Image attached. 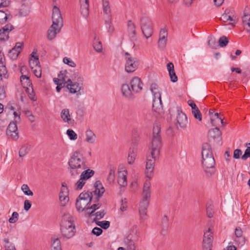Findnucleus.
Instances as JSON below:
<instances>
[{"mask_svg": "<svg viewBox=\"0 0 250 250\" xmlns=\"http://www.w3.org/2000/svg\"><path fill=\"white\" fill-rule=\"evenodd\" d=\"M160 131L161 127L159 125H156L154 126L152 139L149 145L150 155H147L146 159V174L149 178L152 176L155 161L159 155L160 149L162 146Z\"/></svg>", "mask_w": 250, "mask_h": 250, "instance_id": "nucleus-1", "label": "nucleus"}, {"mask_svg": "<svg viewBox=\"0 0 250 250\" xmlns=\"http://www.w3.org/2000/svg\"><path fill=\"white\" fill-rule=\"evenodd\" d=\"M85 158L80 151H74L68 161V170L71 178L76 179L81 172L87 168Z\"/></svg>", "mask_w": 250, "mask_h": 250, "instance_id": "nucleus-2", "label": "nucleus"}, {"mask_svg": "<svg viewBox=\"0 0 250 250\" xmlns=\"http://www.w3.org/2000/svg\"><path fill=\"white\" fill-rule=\"evenodd\" d=\"M75 226L72 216L69 213L64 214L61 222V232L62 236L70 239L75 235Z\"/></svg>", "mask_w": 250, "mask_h": 250, "instance_id": "nucleus-3", "label": "nucleus"}, {"mask_svg": "<svg viewBox=\"0 0 250 250\" xmlns=\"http://www.w3.org/2000/svg\"><path fill=\"white\" fill-rule=\"evenodd\" d=\"M150 183L148 181H146L144 184L142 192V200L140 204L139 213L142 219H145L146 216V210L149 204V198L150 197Z\"/></svg>", "mask_w": 250, "mask_h": 250, "instance_id": "nucleus-4", "label": "nucleus"}, {"mask_svg": "<svg viewBox=\"0 0 250 250\" xmlns=\"http://www.w3.org/2000/svg\"><path fill=\"white\" fill-rule=\"evenodd\" d=\"M140 24L144 36L147 39L150 37L153 32L152 23L150 19L146 15H144L140 18Z\"/></svg>", "mask_w": 250, "mask_h": 250, "instance_id": "nucleus-5", "label": "nucleus"}, {"mask_svg": "<svg viewBox=\"0 0 250 250\" xmlns=\"http://www.w3.org/2000/svg\"><path fill=\"white\" fill-rule=\"evenodd\" d=\"M202 164L208 176H210L214 174L215 171V162L213 155L202 158Z\"/></svg>", "mask_w": 250, "mask_h": 250, "instance_id": "nucleus-6", "label": "nucleus"}, {"mask_svg": "<svg viewBox=\"0 0 250 250\" xmlns=\"http://www.w3.org/2000/svg\"><path fill=\"white\" fill-rule=\"evenodd\" d=\"M125 71L127 73H132L138 68L139 62L128 52L125 53Z\"/></svg>", "mask_w": 250, "mask_h": 250, "instance_id": "nucleus-7", "label": "nucleus"}, {"mask_svg": "<svg viewBox=\"0 0 250 250\" xmlns=\"http://www.w3.org/2000/svg\"><path fill=\"white\" fill-rule=\"evenodd\" d=\"M213 240V232L211 229L208 228L204 232L203 240V250H211Z\"/></svg>", "mask_w": 250, "mask_h": 250, "instance_id": "nucleus-8", "label": "nucleus"}, {"mask_svg": "<svg viewBox=\"0 0 250 250\" xmlns=\"http://www.w3.org/2000/svg\"><path fill=\"white\" fill-rule=\"evenodd\" d=\"M52 23H56V26L62 28L63 26V21L59 8L54 6L53 8L52 15Z\"/></svg>", "mask_w": 250, "mask_h": 250, "instance_id": "nucleus-9", "label": "nucleus"}, {"mask_svg": "<svg viewBox=\"0 0 250 250\" xmlns=\"http://www.w3.org/2000/svg\"><path fill=\"white\" fill-rule=\"evenodd\" d=\"M6 135L12 139L17 140L19 138L17 123L11 121L6 131Z\"/></svg>", "mask_w": 250, "mask_h": 250, "instance_id": "nucleus-10", "label": "nucleus"}, {"mask_svg": "<svg viewBox=\"0 0 250 250\" xmlns=\"http://www.w3.org/2000/svg\"><path fill=\"white\" fill-rule=\"evenodd\" d=\"M177 124L181 128H185L188 124V118L186 115L183 113L180 108L177 109V115L176 118Z\"/></svg>", "mask_w": 250, "mask_h": 250, "instance_id": "nucleus-11", "label": "nucleus"}, {"mask_svg": "<svg viewBox=\"0 0 250 250\" xmlns=\"http://www.w3.org/2000/svg\"><path fill=\"white\" fill-rule=\"evenodd\" d=\"M14 29V27L10 23H7L0 29V40L6 41L9 39V33Z\"/></svg>", "mask_w": 250, "mask_h": 250, "instance_id": "nucleus-12", "label": "nucleus"}, {"mask_svg": "<svg viewBox=\"0 0 250 250\" xmlns=\"http://www.w3.org/2000/svg\"><path fill=\"white\" fill-rule=\"evenodd\" d=\"M130 85L132 91L134 93L140 92L143 89V83L138 77L133 78L130 81Z\"/></svg>", "mask_w": 250, "mask_h": 250, "instance_id": "nucleus-13", "label": "nucleus"}, {"mask_svg": "<svg viewBox=\"0 0 250 250\" xmlns=\"http://www.w3.org/2000/svg\"><path fill=\"white\" fill-rule=\"evenodd\" d=\"M62 28H60L59 26H56V23H52L49 29L47 32V38L49 40H52L54 39L57 33L60 32Z\"/></svg>", "mask_w": 250, "mask_h": 250, "instance_id": "nucleus-14", "label": "nucleus"}, {"mask_svg": "<svg viewBox=\"0 0 250 250\" xmlns=\"http://www.w3.org/2000/svg\"><path fill=\"white\" fill-rule=\"evenodd\" d=\"M121 92L123 95L126 99L129 100H132L134 99V97L132 91V88L130 89L129 86L127 84H123L121 86Z\"/></svg>", "mask_w": 250, "mask_h": 250, "instance_id": "nucleus-15", "label": "nucleus"}, {"mask_svg": "<svg viewBox=\"0 0 250 250\" xmlns=\"http://www.w3.org/2000/svg\"><path fill=\"white\" fill-rule=\"evenodd\" d=\"M125 246L126 250H136L137 246L132 239V236L129 234L126 236L124 240Z\"/></svg>", "mask_w": 250, "mask_h": 250, "instance_id": "nucleus-16", "label": "nucleus"}, {"mask_svg": "<svg viewBox=\"0 0 250 250\" xmlns=\"http://www.w3.org/2000/svg\"><path fill=\"white\" fill-rule=\"evenodd\" d=\"M90 204L91 202L86 201V200H80L79 198H78L76 200V208L79 212L86 211Z\"/></svg>", "mask_w": 250, "mask_h": 250, "instance_id": "nucleus-17", "label": "nucleus"}, {"mask_svg": "<svg viewBox=\"0 0 250 250\" xmlns=\"http://www.w3.org/2000/svg\"><path fill=\"white\" fill-rule=\"evenodd\" d=\"M68 83L66 85V87L69 89L71 93H77L80 92L81 89V86L77 83H72L71 79H67Z\"/></svg>", "mask_w": 250, "mask_h": 250, "instance_id": "nucleus-18", "label": "nucleus"}, {"mask_svg": "<svg viewBox=\"0 0 250 250\" xmlns=\"http://www.w3.org/2000/svg\"><path fill=\"white\" fill-rule=\"evenodd\" d=\"M242 234L243 231L239 227L236 228L235 230L236 238H235L234 241L238 245L243 246L245 243V239L243 237Z\"/></svg>", "mask_w": 250, "mask_h": 250, "instance_id": "nucleus-19", "label": "nucleus"}, {"mask_svg": "<svg viewBox=\"0 0 250 250\" xmlns=\"http://www.w3.org/2000/svg\"><path fill=\"white\" fill-rule=\"evenodd\" d=\"M81 14L84 17L89 15V0H80Z\"/></svg>", "mask_w": 250, "mask_h": 250, "instance_id": "nucleus-20", "label": "nucleus"}, {"mask_svg": "<svg viewBox=\"0 0 250 250\" xmlns=\"http://www.w3.org/2000/svg\"><path fill=\"white\" fill-rule=\"evenodd\" d=\"M21 82L23 87L25 88L26 93H29L30 89L28 87H32L33 85L29 77L26 75H21Z\"/></svg>", "mask_w": 250, "mask_h": 250, "instance_id": "nucleus-21", "label": "nucleus"}, {"mask_svg": "<svg viewBox=\"0 0 250 250\" xmlns=\"http://www.w3.org/2000/svg\"><path fill=\"white\" fill-rule=\"evenodd\" d=\"M12 19V16L10 14L8 11H4L0 10V24H3Z\"/></svg>", "mask_w": 250, "mask_h": 250, "instance_id": "nucleus-22", "label": "nucleus"}, {"mask_svg": "<svg viewBox=\"0 0 250 250\" xmlns=\"http://www.w3.org/2000/svg\"><path fill=\"white\" fill-rule=\"evenodd\" d=\"M127 174L126 170L119 172L118 183L121 187H125L127 186Z\"/></svg>", "mask_w": 250, "mask_h": 250, "instance_id": "nucleus-23", "label": "nucleus"}, {"mask_svg": "<svg viewBox=\"0 0 250 250\" xmlns=\"http://www.w3.org/2000/svg\"><path fill=\"white\" fill-rule=\"evenodd\" d=\"M213 155L210 145L207 143H204L202 145V158Z\"/></svg>", "mask_w": 250, "mask_h": 250, "instance_id": "nucleus-24", "label": "nucleus"}, {"mask_svg": "<svg viewBox=\"0 0 250 250\" xmlns=\"http://www.w3.org/2000/svg\"><path fill=\"white\" fill-rule=\"evenodd\" d=\"M95 173V171L92 169L88 168V167L83 170L81 172L80 177H81V180H84L85 181L90 179L92 177Z\"/></svg>", "mask_w": 250, "mask_h": 250, "instance_id": "nucleus-25", "label": "nucleus"}, {"mask_svg": "<svg viewBox=\"0 0 250 250\" xmlns=\"http://www.w3.org/2000/svg\"><path fill=\"white\" fill-rule=\"evenodd\" d=\"M60 200L65 204L69 201L68 191L67 188H62L59 194Z\"/></svg>", "mask_w": 250, "mask_h": 250, "instance_id": "nucleus-26", "label": "nucleus"}, {"mask_svg": "<svg viewBox=\"0 0 250 250\" xmlns=\"http://www.w3.org/2000/svg\"><path fill=\"white\" fill-rule=\"evenodd\" d=\"M78 198L80 200H86L89 202H93L94 197L92 192L91 191H87L82 192L79 196Z\"/></svg>", "mask_w": 250, "mask_h": 250, "instance_id": "nucleus-27", "label": "nucleus"}, {"mask_svg": "<svg viewBox=\"0 0 250 250\" xmlns=\"http://www.w3.org/2000/svg\"><path fill=\"white\" fill-rule=\"evenodd\" d=\"M61 117L63 122H67L68 124H71L74 121L70 118L68 109L65 108L62 109L61 112Z\"/></svg>", "mask_w": 250, "mask_h": 250, "instance_id": "nucleus-28", "label": "nucleus"}, {"mask_svg": "<svg viewBox=\"0 0 250 250\" xmlns=\"http://www.w3.org/2000/svg\"><path fill=\"white\" fill-rule=\"evenodd\" d=\"M127 29L129 37L131 38H134L136 35V26L131 20L128 21Z\"/></svg>", "mask_w": 250, "mask_h": 250, "instance_id": "nucleus-29", "label": "nucleus"}, {"mask_svg": "<svg viewBox=\"0 0 250 250\" xmlns=\"http://www.w3.org/2000/svg\"><path fill=\"white\" fill-rule=\"evenodd\" d=\"M242 23L246 30L250 34V15L244 13L242 17Z\"/></svg>", "mask_w": 250, "mask_h": 250, "instance_id": "nucleus-30", "label": "nucleus"}, {"mask_svg": "<svg viewBox=\"0 0 250 250\" xmlns=\"http://www.w3.org/2000/svg\"><path fill=\"white\" fill-rule=\"evenodd\" d=\"M85 141L90 144H93L96 138L95 133L89 129L86 130L85 132Z\"/></svg>", "mask_w": 250, "mask_h": 250, "instance_id": "nucleus-31", "label": "nucleus"}, {"mask_svg": "<svg viewBox=\"0 0 250 250\" xmlns=\"http://www.w3.org/2000/svg\"><path fill=\"white\" fill-rule=\"evenodd\" d=\"M104 191V189H103V191H101V189L97 188H95V190L94 191H91L92 192V194L94 197L93 203L98 202Z\"/></svg>", "mask_w": 250, "mask_h": 250, "instance_id": "nucleus-32", "label": "nucleus"}, {"mask_svg": "<svg viewBox=\"0 0 250 250\" xmlns=\"http://www.w3.org/2000/svg\"><path fill=\"white\" fill-rule=\"evenodd\" d=\"M137 149L135 147L130 148L127 157V162L129 164H132L136 158Z\"/></svg>", "mask_w": 250, "mask_h": 250, "instance_id": "nucleus-33", "label": "nucleus"}, {"mask_svg": "<svg viewBox=\"0 0 250 250\" xmlns=\"http://www.w3.org/2000/svg\"><path fill=\"white\" fill-rule=\"evenodd\" d=\"M221 135V132L217 126L210 129L208 131V136L213 139L220 138Z\"/></svg>", "mask_w": 250, "mask_h": 250, "instance_id": "nucleus-34", "label": "nucleus"}, {"mask_svg": "<svg viewBox=\"0 0 250 250\" xmlns=\"http://www.w3.org/2000/svg\"><path fill=\"white\" fill-rule=\"evenodd\" d=\"M102 206V204L99 203V202L97 203H94L91 206H88L86 210V214L88 216H91L93 213L98 208H99Z\"/></svg>", "mask_w": 250, "mask_h": 250, "instance_id": "nucleus-35", "label": "nucleus"}, {"mask_svg": "<svg viewBox=\"0 0 250 250\" xmlns=\"http://www.w3.org/2000/svg\"><path fill=\"white\" fill-rule=\"evenodd\" d=\"M20 14L21 16H26L30 12V5L28 2L22 4L20 9Z\"/></svg>", "mask_w": 250, "mask_h": 250, "instance_id": "nucleus-36", "label": "nucleus"}, {"mask_svg": "<svg viewBox=\"0 0 250 250\" xmlns=\"http://www.w3.org/2000/svg\"><path fill=\"white\" fill-rule=\"evenodd\" d=\"M168 227V219L167 216L165 215L162 219V231L161 233L165 235L167 232Z\"/></svg>", "mask_w": 250, "mask_h": 250, "instance_id": "nucleus-37", "label": "nucleus"}, {"mask_svg": "<svg viewBox=\"0 0 250 250\" xmlns=\"http://www.w3.org/2000/svg\"><path fill=\"white\" fill-rule=\"evenodd\" d=\"M51 247L53 249H62L60 240L56 236L51 238Z\"/></svg>", "mask_w": 250, "mask_h": 250, "instance_id": "nucleus-38", "label": "nucleus"}, {"mask_svg": "<svg viewBox=\"0 0 250 250\" xmlns=\"http://www.w3.org/2000/svg\"><path fill=\"white\" fill-rule=\"evenodd\" d=\"M103 3V12L104 14L110 17V7L109 5V0H102Z\"/></svg>", "mask_w": 250, "mask_h": 250, "instance_id": "nucleus-39", "label": "nucleus"}, {"mask_svg": "<svg viewBox=\"0 0 250 250\" xmlns=\"http://www.w3.org/2000/svg\"><path fill=\"white\" fill-rule=\"evenodd\" d=\"M29 64L31 69H33L37 66H40L38 56L36 55V57L33 59L30 58L29 61Z\"/></svg>", "mask_w": 250, "mask_h": 250, "instance_id": "nucleus-40", "label": "nucleus"}, {"mask_svg": "<svg viewBox=\"0 0 250 250\" xmlns=\"http://www.w3.org/2000/svg\"><path fill=\"white\" fill-rule=\"evenodd\" d=\"M30 146L28 145H23L19 150V156L21 157L25 156L30 150Z\"/></svg>", "mask_w": 250, "mask_h": 250, "instance_id": "nucleus-41", "label": "nucleus"}, {"mask_svg": "<svg viewBox=\"0 0 250 250\" xmlns=\"http://www.w3.org/2000/svg\"><path fill=\"white\" fill-rule=\"evenodd\" d=\"M152 108L156 112H159L161 109H162V100L154 101L153 100Z\"/></svg>", "mask_w": 250, "mask_h": 250, "instance_id": "nucleus-42", "label": "nucleus"}, {"mask_svg": "<svg viewBox=\"0 0 250 250\" xmlns=\"http://www.w3.org/2000/svg\"><path fill=\"white\" fill-rule=\"evenodd\" d=\"M210 123L212 125L214 126H217L219 125L220 124L222 125L224 124L223 120L221 117H217V119L216 118H211Z\"/></svg>", "mask_w": 250, "mask_h": 250, "instance_id": "nucleus-43", "label": "nucleus"}, {"mask_svg": "<svg viewBox=\"0 0 250 250\" xmlns=\"http://www.w3.org/2000/svg\"><path fill=\"white\" fill-rule=\"evenodd\" d=\"M93 46L94 50L97 52H101L103 50L102 44L101 42L95 40L93 42Z\"/></svg>", "mask_w": 250, "mask_h": 250, "instance_id": "nucleus-44", "label": "nucleus"}, {"mask_svg": "<svg viewBox=\"0 0 250 250\" xmlns=\"http://www.w3.org/2000/svg\"><path fill=\"white\" fill-rule=\"evenodd\" d=\"M229 42L228 38L225 36L221 37L218 40L219 45L221 47H224L227 45Z\"/></svg>", "mask_w": 250, "mask_h": 250, "instance_id": "nucleus-45", "label": "nucleus"}, {"mask_svg": "<svg viewBox=\"0 0 250 250\" xmlns=\"http://www.w3.org/2000/svg\"><path fill=\"white\" fill-rule=\"evenodd\" d=\"M96 224L102 229H108L110 226V222L108 221H95Z\"/></svg>", "mask_w": 250, "mask_h": 250, "instance_id": "nucleus-46", "label": "nucleus"}, {"mask_svg": "<svg viewBox=\"0 0 250 250\" xmlns=\"http://www.w3.org/2000/svg\"><path fill=\"white\" fill-rule=\"evenodd\" d=\"M21 189L25 195H28V196H33V193L30 189V188L27 185L23 184L21 186Z\"/></svg>", "mask_w": 250, "mask_h": 250, "instance_id": "nucleus-47", "label": "nucleus"}, {"mask_svg": "<svg viewBox=\"0 0 250 250\" xmlns=\"http://www.w3.org/2000/svg\"><path fill=\"white\" fill-rule=\"evenodd\" d=\"M192 113L196 119L198 120L199 121H202V114L198 108L192 110Z\"/></svg>", "mask_w": 250, "mask_h": 250, "instance_id": "nucleus-48", "label": "nucleus"}, {"mask_svg": "<svg viewBox=\"0 0 250 250\" xmlns=\"http://www.w3.org/2000/svg\"><path fill=\"white\" fill-rule=\"evenodd\" d=\"M66 134L71 140H75L77 138V134L72 129H68L66 131Z\"/></svg>", "mask_w": 250, "mask_h": 250, "instance_id": "nucleus-49", "label": "nucleus"}, {"mask_svg": "<svg viewBox=\"0 0 250 250\" xmlns=\"http://www.w3.org/2000/svg\"><path fill=\"white\" fill-rule=\"evenodd\" d=\"M66 71H64V72L61 71L60 73L58 75V77L60 81L61 82V83H62L63 85V83L64 84V85H65L66 83H68L67 80H65V75L64 74V73H65Z\"/></svg>", "mask_w": 250, "mask_h": 250, "instance_id": "nucleus-50", "label": "nucleus"}, {"mask_svg": "<svg viewBox=\"0 0 250 250\" xmlns=\"http://www.w3.org/2000/svg\"><path fill=\"white\" fill-rule=\"evenodd\" d=\"M85 184L84 180H81V177H80L79 180L75 184V188L77 190L81 189L84 184Z\"/></svg>", "mask_w": 250, "mask_h": 250, "instance_id": "nucleus-51", "label": "nucleus"}, {"mask_svg": "<svg viewBox=\"0 0 250 250\" xmlns=\"http://www.w3.org/2000/svg\"><path fill=\"white\" fill-rule=\"evenodd\" d=\"M207 210V214L208 217L211 218L213 217L214 211H213V207L211 205H208L207 207L206 208Z\"/></svg>", "mask_w": 250, "mask_h": 250, "instance_id": "nucleus-52", "label": "nucleus"}, {"mask_svg": "<svg viewBox=\"0 0 250 250\" xmlns=\"http://www.w3.org/2000/svg\"><path fill=\"white\" fill-rule=\"evenodd\" d=\"M19 218V213L14 211L13 212L12 216L9 219V222L10 223H15L18 220Z\"/></svg>", "mask_w": 250, "mask_h": 250, "instance_id": "nucleus-53", "label": "nucleus"}, {"mask_svg": "<svg viewBox=\"0 0 250 250\" xmlns=\"http://www.w3.org/2000/svg\"><path fill=\"white\" fill-rule=\"evenodd\" d=\"M150 90L153 94L160 93V88L158 85L156 83H152L150 86Z\"/></svg>", "mask_w": 250, "mask_h": 250, "instance_id": "nucleus-54", "label": "nucleus"}, {"mask_svg": "<svg viewBox=\"0 0 250 250\" xmlns=\"http://www.w3.org/2000/svg\"><path fill=\"white\" fill-rule=\"evenodd\" d=\"M105 212L104 210L98 211L95 213V218L94 219V221H96L97 220L103 218L105 215Z\"/></svg>", "mask_w": 250, "mask_h": 250, "instance_id": "nucleus-55", "label": "nucleus"}, {"mask_svg": "<svg viewBox=\"0 0 250 250\" xmlns=\"http://www.w3.org/2000/svg\"><path fill=\"white\" fill-rule=\"evenodd\" d=\"M11 55V57L13 59H16L20 53L19 51H17L15 48H13L11 50H10L9 52Z\"/></svg>", "mask_w": 250, "mask_h": 250, "instance_id": "nucleus-56", "label": "nucleus"}, {"mask_svg": "<svg viewBox=\"0 0 250 250\" xmlns=\"http://www.w3.org/2000/svg\"><path fill=\"white\" fill-rule=\"evenodd\" d=\"M105 23L106 26V28L108 29V32L110 33H112L114 30V27L111 24V22L109 18H108V20L105 21Z\"/></svg>", "mask_w": 250, "mask_h": 250, "instance_id": "nucleus-57", "label": "nucleus"}, {"mask_svg": "<svg viewBox=\"0 0 250 250\" xmlns=\"http://www.w3.org/2000/svg\"><path fill=\"white\" fill-rule=\"evenodd\" d=\"M63 62L64 63L67 64V65L71 66V67H75L76 63L72 61L70 58L64 57L63 59Z\"/></svg>", "mask_w": 250, "mask_h": 250, "instance_id": "nucleus-58", "label": "nucleus"}, {"mask_svg": "<svg viewBox=\"0 0 250 250\" xmlns=\"http://www.w3.org/2000/svg\"><path fill=\"white\" fill-rule=\"evenodd\" d=\"M115 178V170L113 169H110L109 173L107 177V180L109 183L113 182Z\"/></svg>", "mask_w": 250, "mask_h": 250, "instance_id": "nucleus-59", "label": "nucleus"}, {"mask_svg": "<svg viewBox=\"0 0 250 250\" xmlns=\"http://www.w3.org/2000/svg\"><path fill=\"white\" fill-rule=\"evenodd\" d=\"M34 74L37 78H40L42 76V70L40 66H37V67L32 69Z\"/></svg>", "mask_w": 250, "mask_h": 250, "instance_id": "nucleus-60", "label": "nucleus"}, {"mask_svg": "<svg viewBox=\"0 0 250 250\" xmlns=\"http://www.w3.org/2000/svg\"><path fill=\"white\" fill-rule=\"evenodd\" d=\"M249 157H250V147L248 146L245 151L244 154L242 156L241 159L245 161Z\"/></svg>", "mask_w": 250, "mask_h": 250, "instance_id": "nucleus-61", "label": "nucleus"}, {"mask_svg": "<svg viewBox=\"0 0 250 250\" xmlns=\"http://www.w3.org/2000/svg\"><path fill=\"white\" fill-rule=\"evenodd\" d=\"M103 232L102 229L98 227H95L92 230V233L96 236L100 235Z\"/></svg>", "mask_w": 250, "mask_h": 250, "instance_id": "nucleus-62", "label": "nucleus"}, {"mask_svg": "<svg viewBox=\"0 0 250 250\" xmlns=\"http://www.w3.org/2000/svg\"><path fill=\"white\" fill-rule=\"evenodd\" d=\"M242 154V151L240 149H236L233 152V158L235 159H238L240 158V156Z\"/></svg>", "mask_w": 250, "mask_h": 250, "instance_id": "nucleus-63", "label": "nucleus"}, {"mask_svg": "<svg viewBox=\"0 0 250 250\" xmlns=\"http://www.w3.org/2000/svg\"><path fill=\"white\" fill-rule=\"evenodd\" d=\"M168 73L171 81L173 83L176 82L178 80V78L175 74V71H172V72H170V73L169 72Z\"/></svg>", "mask_w": 250, "mask_h": 250, "instance_id": "nucleus-64", "label": "nucleus"}]
</instances>
